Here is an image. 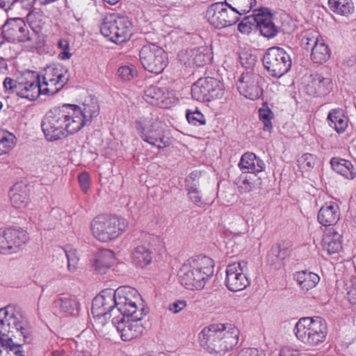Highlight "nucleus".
Listing matches in <instances>:
<instances>
[{
    "label": "nucleus",
    "mask_w": 356,
    "mask_h": 356,
    "mask_svg": "<svg viewBox=\"0 0 356 356\" xmlns=\"http://www.w3.org/2000/svg\"><path fill=\"white\" fill-rule=\"evenodd\" d=\"M22 185L20 183L15 184L10 191L9 196L13 207L20 208L22 204Z\"/></svg>",
    "instance_id": "a19ab883"
},
{
    "label": "nucleus",
    "mask_w": 356,
    "mask_h": 356,
    "mask_svg": "<svg viewBox=\"0 0 356 356\" xmlns=\"http://www.w3.org/2000/svg\"><path fill=\"white\" fill-rule=\"evenodd\" d=\"M330 56V50L323 40L321 39L320 41H316V44L312 48V60L316 63L321 64L326 62Z\"/></svg>",
    "instance_id": "c756f323"
},
{
    "label": "nucleus",
    "mask_w": 356,
    "mask_h": 356,
    "mask_svg": "<svg viewBox=\"0 0 356 356\" xmlns=\"http://www.w3.org/2000/svg\"><path fill=\"white\" fill-rule=\"evenodd\" d=\"M323 248L329 254L339 252L341 248V235L333 229H328L324 234Z\"/></svg>",
    "instance_id": "393cba45"
},
{
    "label": "nucleus",
    "mask_w": 356,
    "mask_h": 356,
    "mask_svg": "<svg viewBox=\"0 0 356 356\" xmlns=\"http://www.w3.org/2000/svg\"><path fill=\"white\" fill-rule=\"evenodd\" d=\"M58 47L63 50V51L59 54V58L60 59L65 60L71 58L72 54L69 52L70 46L67 40H60L58 42Z\"/></svg>",
    "instance_id": "09e8293b"
},
{
    "label": "nucleus",
    "mask_w": 356,
    "mask_h": 356,
    "mask_svg": "<svg viewBox=\"0 0 356 356\" xmlns=\"http://www.w3.org/2000/svg\"><path fill=\"white\" fill-rule=\"evenodd\" d=\"M56 306L58 307L60 311L68 315H77L79 310V302L74 298L64 296L55 302Z\"/></svg>",
    "instance_id": "473e14b6"
},
{
    "label": "nucleus",
    "mask_w": 356,
    "mask_h": 356,
    "mask_svg": "<svg viewBox=\"0 0 356 356\" xmlns=\"http://www.w3.org/2000/svg\"><path fill=\"white\" fill-rule=\"evenodd\" d=\"M61 108L49 111L42 122L43 133L48 140L54 141L65 137Z\"/></svg>",
    "instance_id": "dca6fc26"
},
{
    "label": "nucleus",
    "mask_w": 356,
    "mask_h": 356,
    "mask_svg": "<svg viewBox=\"0 0 356 356\" xmlns=\"http://www.w3.org/2000/svg\"><path fill=\"white\" fill-rule=\"evenodd\" d=\"M15 140L13 134L0 131V155L9 152L15 146Z\"/></svg>",
    "instance_id": "58836bf2"
},
{
    "label": "nucleus",
    "mask_w": 356,
    "mask_h": 356,
    "mask_svg": "<svg viewBox=\"0 0 356 356\" xmlns=\"http://www.w3.org/2000/svg\"><path fill=\"white\" fill-rule=\"evenodd\" d=\"M280 356H303V354L291 346H285L281 349Z\"/></svg>",
    "instance_id": "603ef678"
},
{
    "label": "nucleus",
    "mask_w": 356,
    "mask_h": 356,
    "mask_svg": "<svg viewBox=\"0 0 356 356\" xmlns=\"http://www.w3.org/2000/svg\"><path fill=\"white\" fill-rule=\"evenodd\" d=\"M191 95L197 101L209 102L222 97L224 86L214 78H201L192 86Z\"/></svg>",
    "instance_id": "9b49d317"
},
{
    "label": "nucleus",
    "mask_w": 356,
    "mask_h": 356,
    "mask_svg": "<svg viewBox=\"0 0 356 356\" xmlns=\"http://www.w3.org/2000/svg\"><path fill=\"white\" fill-rule=\"evenodd\" d=\"M41 93L43 86L40 83L39 75L31 70L24 72V98L35 101Z\"/></svg>",
    "instance_id": "4be33fe9"
},
{
    "label": "nucleus",
    "mask_w": 356,
    "mask_h": 356,
    "mask_svg": "<svg viewBox=\"0 0 356 356\" xmlns=\"http://www.w3.org/2000/svg\"><path fill=\"white\" fill-rule=\"evenodd\" d=\"M200 177V172L198 171L192 172L189 177L186 179V186L187 188H189L191 186H194L196 187V184H194L195 181H199Z\"/></svg>",
    "instance_id": "6e6d98bb"
},
{
    "label": "nucleus",
    "mask_w": 356,
    "mask_h": 356,
    "mask_svg": "<svg viewBox=\"0 0 356 356\" xmlns=\"http://www.w3.org/2000/svg\"><path fill=\"white\" fill-rule=\"evenodd\" d=\"M17 0H0V7L8 10Z\"/></svg>",
    "instance_id": "052dcab7"
},
{
    "label": "nucleus",
    "mask_w": 356,
    "mask_h": 356,
    "mask_svg": "<svg viewBox=\"0 0 356 356\" xmlns=\"http://www.w3.org/2000/svg\"><path fill=\"white\" fill-rule=\"evenodd\" d=\"M330 10L340 15H348L353 10L351 0H329Z\"/></svg>",
    "instance_id": "4c0bfd02"
},
{
    "label": "nucleus",
    "mask_w": 356,
    "mask_h": 356,
    "mask_svg": "<svg viewBox=\"0 0 356 356\" xmlns=\"http://www.w3.org/2000/svg\"><path fill=\"white\" fill-rule=\"evenodd\" d=\"M22 31V27H20V28H19V31Z\"/></svg>",
    "instance_id": "69168bd1"
},
{
    "label": "nucleus",
    "mask_w": 356,
    "mask_h": 356,
    "mask_svg": "<svg viewBox=\"0 0 356 356\" xmlns=\"http://www.w3.org/2000/svg\"><path fill=\"white\" fill-rule=\"evenodd\" d=\"M133 258L137 265L145 267L152 261V252L147 247L139 245L134 250Z\"/></svg>",
    "instance_id": "e433bc0d"
},
{
    "label": "nucleus",
    "mask_w": 356,
    "mask_h": 356,
    "mask_svg": "<svg viewBox=\"0 0 356 356\" xmlns=\"http://www.w3.org/2000/svg\"><path fill=\"white\" fill-rule=\"evenodd\" d=\"M247 272V262L239 261L229 264L226 269L225 285L227 288L234 292L245 289L250 285Z\"/></svg>",
    "instance_id": "2eb2a0df"
},
{
    "label": "nucleus",
    "mask_w": 356,
    "mask_h": 356,
    "mask_svg": "<svg viewBox=\"0 0 356 356\" xmlns=\"http://www.w3.org/2000/svg\"><path fill=\"white\" fill-rule=\"evenodd\" d=\"M327 120L330 126L338 133L343 132L348 127V119L341 109L332 110L328 114Z\"/></svg>",
    "instance_id": "c85d7f7f"
},
{
    "label": "nucleus",
    "mask_w": 356,
    "mask_h": 356,
    "mask_svg": "<svg viewBox=\"0 0 356 356\" xmlns=\"http://www.w3.org/2000/svg\"><path fill=\"white\" fill-rule=\"evenodd\" d=\"M240 332L231 324H214L200 334L202 347L211 354L224 355L236 346Z\"/></svg>",
    "instance_id": "f03ea898"
},
{
    "label": "nucleus",
    "mask_w": 356,
    "mask_h": 356,
    "mask_svg": "<svg viewBox=\"0 0 356 356\" xmlns=\"http://www.w3.org/2000/svg\"><path fill=\"white\" fill-rule=\"evenodd\" d=\"M60 108L63 115L65 137L67 134L78 132L83 127L88 118H92L97 115L95 105H85L83 109L74 104H64Z\"/></svg>",
    "instance_id": "0eeeda50"
},
{
    "label": "nucleus",
    "mask_w": 356,
    "mask_h": 356,
    "mask_svg": "<svg viewBox=\"0 0 356 356\" xmlns=\"http://www.w3.org/2000/svg\"><path fill=\"white\" fill-rule=\"evenodd\" d=\"M186 302L185 300H179L170 304L168 307V309L172 313L177 314L183 310L186 307Z\"/></svg>",
    "instance_id": "864d4df0"
},
{
    "label": "nucleus",
    "mask_w": 356,
    "mask_h": 356,
    "mask_svg": "<svg viewBox=\"0 0 356 356\" xmlns=\"http://www.w3.org/2000/svg\"><path fill=\"white\" fill-rule=\"evenodd\" d=\"M67 264V270L70 272H74L78 268L79 259L73 253H68L65 250H61L57 253L56 265L63 268Z\"/></svg>",
    "instance_id": "72a5a7b5"
},
{
    "label": "nucleus",
    "mask_w": 356,
    "mask_h": 356,
    "mask_svg": "<svg viewBox=\"0 0 356 356\" xmlns=\"http://www.w3.org/2000/svg\"><path fill=\"white\" fill-rule=\"evenodd\" d=\"M226 3H217L207 10L206 18L208 22L217 29H222L235 24L239 19L238 14L227 8Z\"/></svg>",
    "instance_id": "4468645a"
},
{
    "label": "nucleus",
    "mask_w": 356,
    "mask_h": 356,
    "mask_svg": "<svg viewBox=\"0 0 356 356\" xmlns=\"http://www.w3.org/2000/svg\"><path fill=\"white\" fill-rule=\"evenodd\" d=\"M116 311L120 316H129L142 319L143 309L141 306V299L138 292L130 287L123 286L116 291Z\"/></svg>",
    "instance_id": "6e6552de"
},
{
    "label": "nucleus",
    "mask_w": 356,
    "mask_h": 356,
    "mask_svg": "<svg viewBox=\"0 0 356 356\" xmlns=\"http://www.w3.org/2000/svg\"><path fill=\"white\" fill-rule=\"evenodd\" d=\"M214 261L209 257L198 255L188 259L179 272L180 283L191 290L202 289L213 274Z\"/></svg>",
    "instance_id": "7ed1b4c3"
},
{
    "label": "nucleus",
    "mask_w": 356,
    "mask_h": 356,
    "mask_svg": "<svg viewBox=\"0 0 356 356\" xmlns=\"http://www.w3.org/2000/svg\"><path fill=\"white\" fill-rule=\"evenodd\" d=\"M347 298L349 302L356 307V282L353 283L348 288Z\"/></svg>",
    "instance_id": "5fc2aeb1"
},
{
    "label": "nucleus",
    "mask_w": 356,
    "mask_h": 356,
    "mask_svg": "<svg viewBox=\"0 0 356 356\" xmlns=\"http://www.w3.org/2000/svg\"><path fill=\"white\" fill-rule=\"evenodd\" d=\"M140 59L143 67L152 73L159 74L167 65L165 51L155 44L144 46L140 51Z\"/></svg>",
    "instance_id": "ddd939ff"
},
{
    "label": "nucleus",
    "mask_w": 356,
    "mask_h": 356,
    "mask_svg": "<svg viewBox=\"0 0 356 356\" xmlns=\"http://www.w3.org/2000/svg\"><path fill=\"white\" fill-rule=\"evenodd\" d=\"M186 118L190 124L195 126L197 124L204 125L207 122L206 118L203 114H202V113L197 109H195V111L188 110L186 112Z\"/></svg>",
    "instance_id": "79ce46f5"
},
{
    "label": "nucleus",
    "mask_w": 356,
    "mask_h": 356,
    "mask_svg": "<svg viewBox=\"0 0 356 356\" xmlns=\"http://www.w3.org/2000/svg\"><path fill=\"white\" fill-rule=\"evenodd\" d=\"M330 163L333 170L338 174H340L349 179H353L355 177L353 166L350 161L345 159L333 158L331 160Z\"/></svg>",
    "instance_id": "2f4dec72"
},
{
    "label": "nucleus",
    "mask_w": 356,
    "mask_h": 356,
    "mask_svg": "<svg viewBox=\"0 0 356 356\" xmlns=\"http://www.w3.org/2000/svg\"><path fill=\"white\" fill-rule=\"evenodd\" d=\"M136 129L143 140L159 149L170 145L166 125L151 113H145L136 122Z\"/></svg>",
    "instance_id": "20e7f679"
},
{
    "label": "nucleus",
    "mask_w": 356,
    "mask_h": 356,
    "mask_svg": "<svg viewBox=\"0 0 356 356\" xmlns=\"http://www.w3.org/2000/svg\"><path fill=\"white\" fill-rule=\"evenodd\" d=\"M339 219V207L334 203L322 207L318 214V220L323 226L334 225Z\"/></svg>",
    "instance_id": "b1692460"
},
{
    "label": "nucleus",
    "mask_w": 356,
    "mask_h": 356,
    "mask_svg": "<svg viewBox=\"0 0 356 356\" xmlns=\"http://www.w3.org/2000/svg\"><path fill=\"white\" fill-rule=\"evenodd\" d=\"M261 77L255 73H243L238 80L237 88L239 92L250 99H258L261 93Z\"/></svg>",
    "instance_id": "aec40b11"
},
{
    "label": "nucleus",
    "mask_w": 356,
    "mask_h": 356,
    "mask_svg": "<svg viewBox=\"0 0 356 356\" xmlns=\"http://www.w3.org/2000/svg\"><path fill=\"white\" fill-rule=\"evenodd\" d=\"M143 99L148 104L162 108H170L176 99L166 89L157 86L147 87L143 94Z\"/></svg>",
    "instance_id": "412c9836"
},
{
    "label": "nucleus",
    "mask_w": 356,
    "mask_h": 356,
    "mask_svg": "<svg viewBox=\"0 0 356 356\" xmlns=\"http://www.w3.org/2000/svg\"><path fill=\"white\" fill-rule=\"evenodd\" d=\"M22 309L8 305L0 309V356H22Z\"/></svg>",
    "instance_id": "f257e3e1"
},
{
    "label": "nucleus",
    "mask_w": 356,
    "mask_h": 356,
    "mask_svg": "<svg viewBox=\"0 0 356 356\" xmlns=\"http://www.w3.org/2000/svg\"><path fill=\"white\" fill-rule=\"evenodd\" d=\"M325 321L319 317L302 318L296 323L295 334L302 342L310 346L323 343L327 336Z\"/></svg>",
    "instance_id": "423d86ee"
},
{
    "label": "nucleus",
    "mask_w": 356,
    "mask_h": 356,
    "mask_svg": "<svg viewBox=\"0 0 356 356\" xmlns=\"http://www.w3.org/2000/svg\"><path fill=\"white\" fill-rule=\"evenodd\" d=\"M239 167L254 175L256 172H261L264 168V165L262 161L257 159L254 154L247 152L242 156Z\"/></svg>",
    "instance_id": "bb28decb"
},
{
    "label": "nucleus",
    "mask_w": 356,
    "mask_h": 356,
    "mask_svg": "<svg viewBox=\"0 0 356 356\" xmlns=\"http://www.w3.org/2000/svg\"><path fill=\"white\" fill-rule=\"evenodd\" d=\"M264 64L269 74L281 77L291 67V59L284 49L274 47L268 49L264 57Z\"/></svg>",
    "instance_id": "f8f14e48"
},
{
    "label": "nucleus",
    "mask_w": 356,
    "mask_h": 356,
    "mask_svg": "<svg viewBox=\"0 0 356 356\" xmlns=\"http://www.w3.org/2000/svg\"><path fill=\"white\" fill-rule=\"evenodd\" d=\"M252 24L245 19L238 24V29L242 33H249L252 29Z\"/></svg>",
    "instance_id": "4d7b16f0"
},
{
    "label": "nucleus",
    "mask_w": 356,
    "mask_h": 356,
    "mask_svg": "<svg viewBox=\"0 0 356 356\" xmlns=\"http://www.w3.org/2000/svg\"><path fill=\"white\" fill-rule=\"evenodd\" d=\"M3 86L6 90L15 92L17 88V82L11 78L7 77L3 81Z\"/></svg>",
    "instance_id": "13d9d810"
},
{
    "label": "nucleus",
    "mask_w": 356,
    "mask_h": 356,
    "mask_svg": "<svg viewBox=\"0 0 356 356\" xmlns=\"http://www.w3.org/2000/svg\"><path fill=\"white\" fill-rule=\"evenodd\" d=\"M67 73V70L61 67H47L43 74V93L54 95L58 92L69 80Z\"/></svg>",
    "instance_id": "f3484780"
},
{
    "label": "nucleus",
    "mask_w": 356,
    "mask_h": 356,
    "mask_svg": "<svg viewBox=\"0 0 356 356\" xmlns=\"http://www.w3.org/2000/svg\"><path fill=\"white\" fill-rule=\"evenodd\" d=\"M260 119L263 121L265 130L270 131L272 128L271 120L273 114L265 105L259 110Z\"/></svg>",
    "instance_id": "37998d69"
},
{
    "label": "nucleus",
    "mask_w": 356,
    "mask_h": 356,
    "mask_svg": "<svg viewBox=\"0 0 356 356\" xmlns=\"http://www.w3.org/2000/svg\"><path fill=\"white\" fill-rule=\"evenodd\" d=\"M188 195L191 200L197 206H202L204 204L203 200H202V197L199 195V191L197 187H194V186H191L189 188H188Z\"/></svg>",
    "instance_id": "de8ad7c7"
},
{
    "label": "nucleus",
    "mask_w": 356,
    "mask_h": 356,
    "mask_svg": "<svg viewBox=\"0 0 356 356\" xmlns=\"http://www.w3.org/2000/svg\"><path fill=\"white\" fill-rule=\"evenodd\" d=\"M117 75L122 82H129L138 76L136 67L133 65H123L118 68Z\"/></svg>",
    "instance_id": "ea45409f"
},
{
    "label": "nucleus",
    "mask_w": 356,
    "mask_h": 356,
    "mask_svg": "<svg viewBox=\"0 0 356 356\" xmlns=\"http://www.w3.org/2000/svg\"><path fill=\"white\" fill-rule=\"evenodd\" d=\"M63 354V351H54L52 353L53 356H61Z\"/></svg>",
    "instance_id": "0e129e2a"
},
{
    "label": "nucleus",
    "mask_w": 356,
    "mask_h": 356,
    "mask_svg": "<svg viewBox=\"0 0 356 356\" xmlns=\"http://www.w3.org/2000/svg\"><path fill=\"white\" fill-rule=\"evenodd\" d=\"M141 319L129 316H115L112 321L123 341H131L138 337L143 332Z\"/></svg>",
    "instance_id": "a211bd4d"
},
{
    "label": "nucleus",
    "mask_w": 356,
    "mask_h": 356,
    "mask_svg": "<svg viewBox=\"0 0 356 356\" xmlns=\"http://www.w3.org/2000/svg\"><path fill=\"white\" fill-rule=\"evenodd\" d=\"M105 1H106L108 3L111 4V5H115L120 0H104Z\"/></svg>",
    "instance_id": "680f3d73"
},
{
    "label": "nucleus",
    "mask_w": 356,
    "mask_h": 356,
    "mask_svg": "<svg viewBox=\"0 0 356 356\" xmlns=\"http://www.w3.org/2000/svg\"><path fill=\"white\" fill-rule=\"evenodd\" d=\"M296 277L299 286L305 291L314 288L320 280L318 275L307 271L298 272Z\"/></svg>",
    "instance_id": "7c9ffc66"
},
{
    "label": "nucleus",
    "mask_w": 356,
    "mask_h": 356,
    "mask_svg": "<svg viewBox=\"0 0 356 356\" xmlns=\"http://www.w3.org/2000/svg\"><path fill=\"white\" fill-rule=\"evenodd\" d=\"M79 181L82 191L86 193L90 185V178L87 172H82L79 176Z\"/></svg>",
    "instance_id": "3c124183"
},
{
    "label": "nucleus",
    "mask_w": 356,
    "mask_h": 356,
    "mask_svg": "<svg viewBox=\"0 0 356 356\" xmlns=\"http://www.w3.org/2000/svg\"><path fill=\"white\" fill-rule=\"evenodd\" d=\"M254 0H225L226 5L239 15H245L252 8Z\"/></svg>",
    "instance_id": "c9c22d12"
},
{
    "label": "nucleus",
    "mask_w": 356,
    "mask_h": 356,
    "mask_svg": "<svg viewBox=\"0 0 356 356\" xmlns=\"http://www.w3.org/2000/svg\"><path fill=\"white\" fill-rule=\"evenodd\" d=\"M331 80L329 78H324L320 74H315L310 76L307 90L311 94L322 95L329 92Z\"/></svg>",
    "instance_id": "a878e982"
},
{
    "label": "nucleus",
    "mask_w": 356,
    "mask_h": 356,
    "mask_svg": "<svg viewBox=\"0 0 356 356\" xmlns=\"http://www.w3.org/2000/svg\"><path fill=\"white\" fill-rule=\"evenodd\" d=\"M22 232L20 228L0 229V254L9 255L21 251Z\"/></svg>",
    "instance_id": "6ab92c4d"
},
{
    "label": "nucleus",
    "mask_w": 356,
    "mask_h": 356,
    "mask_svg": "<svg viewBox=\"0 0 356 356\" xmlns=\"http://www.w3.org/2000/svg\"><path fill=\"white\" fill-rule=\"evenodd\" d=\"M218 197L225 205L232 204L237 200V196L231 190L221 192L218 194Z\"/></svg>",
    "instance_id": "a18cd8bd"
},
{
    "label": "nucleus",
    "mask_w": 356,
    "mask_h": 356,
    "mask_svg": "<svg viewBox=\"0 0 356 356\" xmlns=\"http://www.w3.org/2000/svg\"><path fill=\"white\" fill-rule=\"evenodd\" d=\"M55 0H39V1L42 3V4H47V3H51V2H53Z\"/></svg>",
    "instance_id": "e2e57ef3"
},
{
    "label": "nucleus",
    "mask_w": 356,
    "mask_h": 356,
    "mask_svg": "<svg viewBox=\"0 0 356 356\" xmlns=\"http://www.w3.org/2000/svg\"><path fill=\"white\" fill-rule=\"evenodd\" d=\"M237 356H261V355L255 348H244L239 352Z\"/></svg>",
    "instance_id": "bf43d9fd"
},
{
    "label": "nucleus",
    "mask_w": 356,
    "mask_h": 356,
    "mask_svg": "<svg viewBox=\"0 0 356 356\" xmlns=\"http://www.w3.org/2000/svg\"><path fill=\"white\" fill-rule=\"evenodd\" d=\"M318 33L315 31H307L305 32L302 39V45L305 49H309L310 45L312 47L316 44V41H320Z\"/></svg>",
    "instance_id": "c03bdc74"
},
{
    "label": "nucleus",
    "mask_w": 356,
    "mask_h": 356,
    "mask_svg": "<svg viewBox=\"0 0 356 356\" xmlns=\"http://www.w3.org/2000/svg\"><path fill=\"white\" fill-rule=\"evenodd\" d=\"M255 177L254 175L250 174L247 176L242 181V184L240 186V188L245 193L250 192L253 187L254 184L252 183V180Z\"/></svg>",
    "instance_id": "8fccbe9b"
},
{
    "label": "nucleus",
    "mask_w": 356,
    "mask_h": 356,
    "mask_svg": "<svg viewBox=\"0 0 356 356\" xmlns=\"http://www.w3.org/2000/svg\"><path fill=\"white\" fill-rule=\"evenodd\" d=\"M115 294L111 289H105L93 299L91 312L97 327L106 325L112 314H117Z\"/></svg>",
    "instance_id": "1a4fd4ad"
},
{
    "label": "nucleus",
    "mask_w": 356,
    "mask_h": 356,
    "mask_svg": "<svg viewBox=\"0 0 356 356\" xmlns=\"http://www.w3.org/2000/svg\"><path fill=\"white\" fill-rule=\"evenodd\" d=\"M254 21L257 23L261 33L266 38H272L277 33V29L270 15H257Z\"/></svg>",
    "instance_id": "cd10ccee"
},
{
    "label": "nucleus",
    "mask_w": 356,
    "mask_h": 356,
    "mask_svg": "<svg viewBox=\"0 0 356 356\" xmlns=\"http://www.w3.org/2000/svg\"><path fill=\"white\" fill-rule=\"evenodd\" d=\"M115 254L110 250H102L97 252L92 261V268L98 273H105L115 262Z\"/></svg>",
    "instance_id": "5701e85b"
},
{
    "label": "nucleus",
    "mask_w": 356,
    "mask_h": 356,
    "mask_svg": "<svg viewBox=\"0 0 356 356\" xmlns=\"http://www.w3.org/2000/svg\"><path fill=\"white\" fill-rule=\"evenodd\" d=\"M127 227L124 219L115 216L99 215L90 223L92 236L99 241L108 243L117 238Z\"/></svg>",
    "instance_id": "39448f33"
},
{
    "label": "nucleus",
    "mask_w": 356,
    "mask_h": 356,
    "mask_svg": "<svg viewBox=\"0 0 356 356\" xmlns=\"http://www.w3.org/2000/svg\"><path fill=\"white\" fill-rule=\"evenodd\" d=\"M189 60L197 66H202L210 60V50L206 47H201L188 52Z\"/></svg>",
    "instance_id": "f704fd0d"
},
{
    "label": "nucleus",
    "mask_w": 356,
    "mask_h": 356,
    "mask_svg": "<svg viewBox=\"0 0 356 356\" xmlns=\"http://www.w3.org/2000/svg\"><path fill=\"white\" fill-rule=\"evenodd\" d=\"M314 156L310 154H305L298 160L299 165L304 170L312 168L314 164Z\"/></svg>",
    "instance_id": "49530a36"
},
{
    "label": "nucleus",
    "mask_w": 356,
    "mask_h": 356,
    "mask_svg": "<svg viewBox=\"0 0 356 356\" xmlns=\"http://www.w3.org/2000/svg\"><path fill=\"white\" fill-rule=\"evenodd\" d=\"M100 31L112 42L122 43L129 40L131 35V23L126 17L111 15L104 18Z\"/></svg>",
    "instance_id": "9d476101"
}]
</instances>
